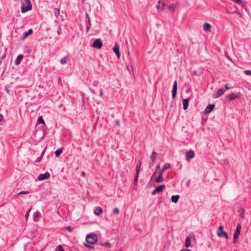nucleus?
I'll list each match as a JSON object with an SVG mask.
<instances>
[{
  "label": "nucleus",
  "instance_id": "obj_1",
  "mask_svg": "<svg viewBox=\"0 0 251 251\" xmlns=\"http://www.w3.org/2000/svg\"><path fill=\"white\" fill-rule=\"evenodd\" d=\"M21 12L24 13L32 9V4L30 0H21Z\"/></svg>",
  "mask_w": 251,
  "mask_h": 251
},
{
  "label": "nucleus",
  "instance_id": "obj_2",
  "mask_svg": "<svg viewBox=\"0 0 251 251\" xmlns=\"http://www.w3.org/2000/svg\"><path fill=\"white\" fill-rule=\"evenodd\" d=\"M86 240L88 244H94L98 240V237L95 234H88L86 237Z\"/></svg>",
  "mask_w": 251,
  "mask_h": 251
},
{
  "label": "nucleus",
  "instance_id": "obj_3",
  "mask_svg": "<svg viewBox=\"0 0 251 251\" xmlns=\"http://www.w3.org/2000/svg\"><path fill=\"white\" fill-rule=\"evenodd\" d=\"M241 229V225L240 224H238L237 225L236 229V230H235V231L234 233V235H233V242L234 243L236 242V240L239 238V236L240 234Z\"/></svg>",
  "mask_w": 251,
  "mask_h": 251
},
{
  "label": "nucleus",
  "instance_id": "obj_4",
  "mask_svg": "<svg viewBox=\"0 0 251 251\" xmlns=\"http://www.w3.org/2000/svg\"><path fill=\"white\" fill-rule=\"evenodd\" d=\"M92 46L96 49H101L102 46V43L100 39H97L94 41Z\"/></svg>",
  "mask_w": 251,
  "mask_h": 251
},
{
  "label": "nucleus",
  "instance_id": "obj_5",
  "mask_svg": "<svg viewBox=\"0 0 251 251\" xmlns=\"http://www.w3.org/2000/svg\"><path fill=\"white\" fill-rule=\"evenodd\" d=\"M177 90V81L175 80L174 82L173 89L172 91V98L174 99L176 97Z\"/></svg>",
  "mask_w": 251,
  "mask_h": 251
},
{
  "label": "nucleus",
  "instance_id": "obj_6",
  "mask_svg": "<svg viewBox=\"0 0 251 251\" xmlns=\"http://www.w3.org/2000/svg\"><path fill=\"white\" fill-rule=\"evenodd\" d=\"M227 97L230 100L238 99L240 98V93H232Z\"/></svg>",
  "mask_w": 251,
  "mask_h": 251
},
{
  "label": "nucleus",
  "instance_id": "obj_7",
  "mask_svg": "<svg viewBox=\"0 0 251 251\" xmlns=\"http://www.w3.org/2000/svg\"><path fill=\"white\" fill-rule=\"evenodd\" d=\"M50 174L49 173H46L45 174H40L38 176V178L39 180L42 181L45 179H47L50 177Z\"/></svg>",
  "mask_w": 251,
  "mask_h": 251
},
{
  "label": "nucleus",
  "instance_id": "obj_8",
  "mask_svg": "<svg viewBox=\"0 0 251 251\" xmlns=\"http://www.w3.org/2000/svg\"><path fill=\"white\" fill-rule=\"evenodd\" d=\"M195 153L193 151L189 150L188 151L186 154V158L187 160H189L190 159H192L194 157Z\"/></svg>",
  "mask_w": 251,
  "mask_h": 251
},
{
  "label": "nucleus",
  "instance_id": "obj_9",
  "mask_svg": "<svg viewBox=\"0 0 251 251\" xmlns=\"http://www.w3.org/2000/svg\"><path fill=\"white\" fill-rule=\"evenodd\" d=\"M113 51L116 54L118 58H119L120 57V53L119 51V46L117 44H116L114 47L113 48Z\"/></svg>",
  "mask_w": 251,
  "mask_h": 251
},
{
  "label": "nucleus",
  "instance_id": "obj_10",
  "mask_svg": "<svg viewBox=\"0 0 251 251\" xmlns=\"http://www.w3.org/2000/svg\"><path fill=\"white\" fill-rule=\"evenodd\" d=\"M217 235L220 237H224L225 239H227L228 236L227 233L224 231H217Z\"/></svg>",
  "mask_w": 251,
  "mask_h": 251
},
{
  "label": "nucleus",
  "instance_id": "obj_11",
  "mask_svg": "<svg viewBox=\"0 0 251 251\" xmlns=\"http://www.w3.org/2000/svg\"><path fill=\"white\" fill-rule=\"evenodd\" d=\"M225 92V90L224 88L219 89L217 92H216L215 96H214L215 98H218L223 95Z\"/></svg>",
  "mask_w": 251,
  "mask_h": 251
},
{
  "label": "nucleus",
  "instance_id": "obj_12",
  "mask_svg": "<svg viewBox=\"0 0 251 251\" xmlns=\"http://www.w3.org/2000/svg\"><path fill=\"white\" fill-rule=\"evenodd\" d=\"M189 98L186 99H183L182 100L183 108L184 110H186L188 108L189 105Z\"/></svg>",
  "mask_w": 251,
  "mask_h": 251
},
{
  "label": "nucleus",
  "instance_id": "obj_13",
  "mask_svg": "<svg viewBox=\"0 0 251 251\" xmlns=\"http://www.w3.org/2000/svg\"><path fill=\"white\" fill-rule=\"evenodd\" d=\"M211 25L207 23H205L203 25V29L204 31H210V29H211Z\"/></svg>",
  "mask_w": 251,
  "mask_h": 251
},
{
  "label": "nucleus",
  "instance_id": "obj_14",
  "mask_svg": "<svg viewBox=\"0 0 251 251\" xmlns=\"http://www.w3.org/2000/svg\"><path fill=\"white\" fill-rule=\"evenodd\" d=\"M163 181L164 179L162 177V175H161V173L158 174V176L155 178V182L156 183H160L163 182Z\"/></svg>",
  "mask_w": 251,
  "mask_h": 251
},
{
  "label": "nucleus",
  "instance_id": "obj_15",
  "mask_svg": "<svg viewBox=\"0 0 251 251\" xmlns=\"http://www.w3.org/2000/svg\"><path fill=\"white\" fill-rule=\"evenodd\" d=\"M102 212V208L98 206L94 210V213L97 216L100 215L101 214Z\"/></svg>",
  "mask_w": 251,
  "mask_h": 251
},
{
  "label": "nucleus",
  "instance_id": "obj_16",
  "mask_svg": "<svg viewBox=\"0 0 251 251\" xmlns=\"http://www.w3.org/2000/svg\"><path fill=\"white\" fill-rule=\"evenodd\" d=\"M23 57H24L23 55H22V54L19 55L15 60V64L16 65H19L21 63V61L23 59Z\"/></svg>",
  "mask_w": 251,
  "mask_h": 251
},
{
  "label": "nucleus",
  "instance_id": "obj_17",
  "mask_svg": "<svg viewBox=\"0 0 251 251\" xmlns=\"http://www.w3.org/2000/svg\"><path fill=\"white\" fill-rule=\"evenodd\" d=\"M40 214V213L37 211L33 213V217L34 222H37L39 221L38 218L39 217Z\"/></svg>",
  "mask_w": 251,
  "mask_h": 251
},
{
  "label": "nucleus",
  "instance_id": "obj_18",
  "mask_svg": "<svg viewBox=\"0 0 251 251\" xmlns=\"http://www.w3.org/2000/svg\"><path fill=\"white\" fill-rule=\"evenodd\" d=\"M165 187L166 186L165 184L161 185L156 188V191H157L158 193L162 192L164 190Z\"/></svg>",
  "mask_w": 251,
  "mask_h": 251
},
{
  "label": "nucleus",
  "instance_id": "obj_19",
  "mask_svg": "<svg viewBox=\"0 0 251 251\" xmlns=\"http://www.w3.org/2000/svg\"><path fill=\"white\" fill-rule=\"evenodd\" d=\"M179 195H174L171 198V201L173 202L176 203L179 198Z\"/></svg>",
  "mask_w": 251,
  "mask_h": 251
},
{
  "label": "nucleus",
  "instance_id": "obj_20",
  "mask_svg": "<svg viewBox=\"0 0 251 251\" xmlns=\"http://www.w3.org/2000/svg\"><path fill=\"white\" fill-rule=\"evenodd\" d=\"M191 237L190 236H188L186 239V243H185V246L187 248H188L191 245Z\"/></svg>",
  "mask_w": 251,
  "mask_h": 251
},
{
  "label": "nucleus",
  "instance_id": "obj_21",
  "mask_svg": "<svg viewBox=\"0 0 251 251\" xmlns=\"http://www.w3.org/2000/svg\"><path fill=\"white\" fill-rule=\"evenodd\" d=\"M32 32L33 30L32 29H28V30L27 32L25 33L23 37H22V39L24 40L28 35L32 34Z\"/></svg>",
  "mask_w": 251,
  "mask_h": 251
},
{
  "label": "nucleus",
  "instance_id": "obj_22",
  "mask_svg": "<svg viewBox=\"0 0 251 251\" xmlns=\"http://www.w3.org/2000/svg\"><path fill=\"white\" fill-rule=\"evenodd\" d=\"M157 154V153L155 151H153L152 152L151 155L150 157L151 159V160L152 162H154L156 158V155Z\"/></svg>",
  "mask_w": 251,
  "mask_h": 251
},
{
  "label": "nucleus",
  "instance_id": "obj_23",
  "mask_svg": "<svg viewBox=\"0 0 251 251\" xmlns=\"http://www.w3.org/2000/svg\"><path fill=\"white\" fill-rule=\"evenodd\" d=\"M67 56H64L60 59V63L62 65L65 64L67 63Z\"/></svg>",
  "mask_w": 251,
  "mask_h": 251
},
{
  "label": "nucleus",
  "instance_id": "obj_24",
  "mask_svg": "<svg viewBox=\"0 0 251 251\" xmlns=\"http://www.w3.org/2000/svg\"><path fill=\"white\" fill-rule=\"evenodd\" d=\"M141 165V161H140V162H139L137 164L136 168V173L139 174V172H140V170Z\"/></svg>",
  "mask_w": 251,
  "mask_h": 251
},
{
  "label": "nucleus",
  "instance_id": "obj_25",
  "mask_svg": "<svg viewBox=\"0 0 251 251\" xmlns=\"http://www.w3.org/2000/svg\"><path fill=\"white\" fill-rule=\"evenodd\" d=\"M62 152V149H58L55 151V154L56 157L59 156Z\"/></svg>",
  "mask_w": 251,
  "mask_h": 251
},
{
  "label": "nucleus",
  "instance_id": "obj_26",
  "mask_svg": "<svg viewBox=\"0 0 251 251\" xmlns=\"http://www.w3.org/2000/svg\"><path fill=\"white\" fill-rule=\"evenodd\" d=\"M54 16L56 17V18H58L59 15H60V10L58 8H54Z\"/></svg>",
  "mask_w": 251,
  "mask_h": 251
},
{
  "label": "nucleus",
  "instance_id": "obj_27",
  "mask_svg": "<svg viewBox=\"0 0 251 251\" xmlns=\"http://www.w3.org/2000/svg\"><path fill=\"white\" fill-rule=\"evenodd\" d=\"M45 152V150L43 151V152L41 153V155L38 158L37 160V162H40L42 160V158H43V156L44 155Z\"/></svg>",
  "mask_w": 251,
  "mask_h": 251
},
{
  "label": "nucleus",
  "instance_id": "obj_28",
  "mask_svg": "<svg viewBox=\"0 0 251 251\" xmlns=\"http://www.w3.org/2000/svg\"><path fill=\"white\" fill-rule=\"evenodd\" d=\"M215 107L214 104H209L206 108L205 109V110H213V109Z\"/></svg>",
  "mask_w": 251,
  "mask_h": 251
},
{
  "label": "nucleus",
  "instance_id": "obj_29",
  "mask_svg": "<svg viewBox=\"0 0 251 251\" xmlns=\"http://www.w3.org/2000/svg\"><path fill=\"white\" fill-rule=\"evenodd\" d=\"M55 250L56 251H65L61 245L57 246L55 248Z\"/></svg>",
  "mask_w": 251,
  "mask_h": 251
},
{
  "label": "nucleus",
  "instance_id": "obj_30",
  "mask_svg": "<svg viewBox=\"0 0 251 251\" xmlns=\"http://www.w3.org/2000/svg\"><path fill=\"white\" fill-rule=\"evenodd\" d=\"M38 121L39 122V124H44V125H45V122L43 119V117L42 116H40L39 117L38 119Z\"/></svg>",
  "mask_w": 251,
  "mask_h": 251
},
{
  "label": "nucleus",
  "instance_id": "obj_31",
  "mask_svg": "<svg viewBox=\"0 0 251 251\" xmlns=\"http://www.w3.org/2000/svg\"><path fill=\"white\" fill-rule=\"evenodd\" d=\"M168 7L169 9L174 11L176 9V5L175 4H172V5H169Z\"/></svg>",
  "mask_w": 251,
  "mask_h": 251
},
{
  "label": "nucleus",
  "instance_id": "obj_32",
  "mask_svg": "<svg viewBox=\"0 0 251 251\" xmlns=\"http://www.w3.org/2000/svg\"><path fill=\"white\" fill-rule=\"evenodd\" d=\"M86 18L87 19V24L91 25V19L88 13L86 14Z\"/></svg>",
  "mask_w": 251,
  "mask_h": 251
},
{
  "label": "nucleus",
  "instance_id": "obj_33",
  "mask_svg": "<svg viewBox=\"0 0 251 251\" xmlns=\"http://www.w3.org/2000/svg\"><path fill=\"white\" fill-rule=\"evenodd\" d=\"M170 167V164L169 163H166L163 166V168L164 169V170H166L167 169H168Z\"/></svg>",
  "mask_w": 251,
  "mask_h": 251
},
{
  "label": "nucleus",
  "instance_id": "obj_34",
  "mask_svg": "<svg viewBox=\"0 0 251 251\" xmlns=\"http://www.w3.org/2000/svg\"><path fill=\"white\" fill-rule=\"evenodd\" d=\"M102 246H108L109 248L111 247V244L109 242H106L101 244Z\"/></svg>",
  "mask_w": 251,
  "mask_h": 251
},
{
  "label": "nucleus",
  "instance_id": "obj_35",
  "mask_svg": "<svg viewBox=\"0 0 251 251\" xmlns=\"http://www.w3.org/2000/svg\"><path fill=\"white\" fill-rule=\"evenodd\" d=\"M113 212V213L115 214H118L120 212L118 208H114Z\"/></svg>",
  "mask_w": 251,
  "mask_h": 251
},
{
  "label": "nucleus",
  "instance_id": "obj_36",
  "mask_svg": "<svg viewBox=\"0 0 251 251\" xmlns=\"http://www.w3.org/2000/svg\"><path fill=\"white\" fill-rule=\"evenodd\" d=\"M244 74L248 75H251V70H245L244 72Z\"/></svg>",
  "mask_w": 251,
  "mask_h": 251
},
{
  "label": "nucleus",
  "instance_id": "obj_37",
  "mask_svg": "<svg viewBox=\"0 0 251 251\" xmlns=\"http://www.w3.org/2000/svg\"><path fill=\"white\" fill-rule=\"evenodd\" d=\"M28 193H29V192H27V191H22L20 192L19 193H18V194H17V195L27 194H28Z\"/></svg>",
  "mask_w": 251,
  "mask_h": 251
},
{
  "label": "nucleus",
  "instance_id": "obj_38",
  "mask_svg": "<svg viewBox=\"0 0 251 251\" xmlns=\"http://www.w3.org/2000/svg\"><path fill=\"white\" fill-rule=\"evenodd\" d=\"M84 246H85L86 247L90 249H94V247L93 246L89 245H88V244H86V243H84Z\"/></svg>",
  "mask_w": 251,
  "mask_h": 251
},
{
  "label": "nucleus",
  "instance_id": "obj_39",
  "mask_svg": "<svg viewBox=\"0 0 251 251\" xmlns=\"http://www.w3.org/2000/svg\"><path fill=\"white\" fill-rule=\"evenodd\" d=\"M164 5H165V3H163L162 5L160 6L159 5H158L156 6V8L157 9H164Z\"/></svg>",
  "mask_w": 251,
  "mask_h": 251
},
{
  "label": "nucleus",
  "instance_id": "obj_40",
  "mask_svg": "<svg viewBox=\"0 0 251 251\" xmlns=\"http://www.w3.org/2000/svg\"><path fill=\"white\" fill-rule=\"evenodd\" d=\"M31 210V208H30L29 209H28V210L27 211V212L26 213V219H27V218L29 215V213H30Z\"/></svg>",
  "mask_w": 251,
  "mask_h": 251
},
{
  "label": "nucleus",
  "instance_id": "obj_41",
  "mask_svg": "<svg viewBox=\"0 0 251 251\" xmlns=\"http://www.w3.org/2000/svg\"><path fill=\"white\" fill-rule=\"evenodd\" d=\"M91 25H89V24H87L86 25V32L88 33L91 28Z\"/></svg>",
  "mask_w": 251,
  "mask_h": 251
},
{
  "label": "nucleus",
  "instance_id": "obj_42",
  "mask_svg": "<svg viewBox=\"0 0 251 251\" xmlns=\"http://www.w3.org/2000/svg\"><path fill=\"white\" fill-rule=\"evenodd\" d=\"M138 176H139V174L136 173V175H135V178H134V181L135 182H137V181H138Z\"/></svg>",
  "mask_w": 251,
  "mask_h": 251
},
{
  "label": "nucleus",
  "instance_id": "obj_43",
  "mask_svg": "<svg viewBox=\"0 0 251 251\" xmlns=\"http://www.w3.org/2000/svg\"><path fill=\"white\" fill-rule=\"evenodd\" d=\"M61 28L60 26L59 25L58 26L57 33L58 35H60L61 34Z\"/></svg>",
  "mask_w": 251,
  "mask_h": 251
},
{
  "label": "nucleus",
  "instance_id": "obj_44",
  "mask_svg": "<svg viewBox=\"0 0 251 251\" xmlns=\"http://www.w3.org/2000/svg\"><path fill=\"white\" fill-rule=\"evenodd\" d=\"M66 229H67L68 231H69L70 232H72V231H73V229H72V228L71 226H69L67 227H66Z\"/></svg>",
  "mask_w": 251,
  "mask_h": 251
},
{
  "label": "nucleus",
  "instance_id": "obj_45",
  "mask_svg": "<svg viewBox=\"0 0 251 251\" xmlns=\"http://www.w3.org/2000/svg\"><path fill=\"white\" fill-rule=\"evenodd\" d=\"M103 90L102 89H100V97H101V98L103 97Z\"/></svg>",
  "mask_w": 251,
  "mask_h": 251
},
{
  "label": "nucleus",
  "instance_id": "obj_46",
  "mask_svg": "<svg viewBox=\"0 0 251 251\" xmlns=\"http://www.w3.org/2000/svg\"><path fill=\"white\" fill-rule=\"evenodd\" d=\"M225 90H229L231 89L232 87H229L228 86L227 84H226L225 85Z\"/></svg>",
  "mask_w": 251,
  "mask_h": 251
},
{
  "label": "nucleus",
  "instance_id": "obj_47",
  "mask_svg": "<svg viewBox=\"0 0 251 251\" xmlns=\"http://www.w3.org/2000/svg\"><path fill=\"white\" fill-rule=\"evenodd\" d=\"M115 125L116 126H120V121H119V120H117L115 121Z\"/></svg>",
  "mask_w": 251,
  "mask_h": 251
},
{
  "label": "nucleus",
  "instance_id": "obj_48",
  "mask_svg": "<svg viewBox=\"0 0 251 251\" xmlns=\"http://www.w3.org/2000/svg\"><path fill=\"white\" fill-rule=\"evenodd\" d=\"M212 111H204L202 114L207 115L209 114L210 112H211Z\"/></svg>",
  "mask_w": 251,
  "mask_h": 251
},
{
  "label": "nucleus",
  "instance_id": "obj_49",
  "mask_svg": "<svg viewBox=\"0 0 251 251\" xmlns=\"http://www.w3.org/2000/svg\"><path fill=\"white\" fill-rule=\"evenodd\" d=\"M223 228H224V227H223V226H220L219 227L218 229V230H217V231H223Z\"/></svg>",
  "mask_w": 251,
  "mask_h": 251
},
{
  "label": "nucleus",
  "instance_id": "obj_50",
  "mask_svg": "<svg viewBox=\"0 0 251 251\" xmlns=\"http://www.w3.org/2000/svg\"><path fill=\"white\" fill-rule=\"evenodd\" d=\"M157 192V191H156V189H154L153 191H152V192H151V194L152 195H155Z\"/></svg>",
  "mask_w": 251,
  "mask_h": 251
},
{
  "label": "nucleus",
  "instance_id": "obj_51",
  "mask_svg": "<svg viewBox=\"0 0 251 251\" xmlns=\"http://www.w3.org/2000/svg\"><path fill=\"white\" fill-rule=\"evenodd\" d=\"M165 170H164L163 168H162V169L159 171L158 174L159 173H161V175L163 174V173L164 172Z\"/></svg>",
  "mask_w": 251,
  "mask_h": 251
},
{
  "label": "nucleus",
  "instance_id": "obj_52",
  "mask_svg": "<svg viewBox=\"0 0 251 251\" xmlns=\"http://www.w3.org/2000/svg\"><path fill=\"white\" fill-rule=\"evenodd\" d=\"M5 90L6 91V92L7 93H8V94L9 93V90L8 89V88L7 87H5Z\"/></svg>",
  "mask_w": 251,
  "mask_h": 251
},
{
  "label": "nucleus",
  "instance_id": "obj_53",
  "mask_svg": "<svg viewBox=\"0 0 251 251\" xmlns=\"http://www.w3.org/2000/svg\"><path fill=\"white\" fill-rule=\"evenodd\" d=\"M180 251H191L189 249H182Z\"/></svg>",
  "mask_w": 251,
  "mask_h": 251
},
{
  "label": "nucleus",
  "instance_id": "obj_54",
  "mask_svg": "<svg viewBox=\"0 0 251 251\" xmlns=\"http://www.w3.org/2000/svg\"><path fill=\"white\" fill-rule=\"evenodd\" d=\"M81 175L84 176V177H85L86 176V173L85 172H82V173H81Z\"/></svg>",
  "mask_w": 251,
  "mask_h": 251
},
{
  "label": "nucleus",
  "instance_id": "obj_55",
  "mask_svg": "<svg viewBox=\"0 0 251 251\" xmlns=\"http://www.w3.org/2000/svg\"><path fill=\"white\" fill-rule=\"evenodd\" d=\"M3 119V116L0 114V122H1L2 120Z\"/></svg>",
  "mask_w": 251,
  "mask_h": 251
},
{
  "label": "nucleus",
  "instance_id": "obj_56",
  "mask_svg": "<svg viewBox=\"0 0 251 251\" xmlns=\"http://www.w3.org/2000/svg\"><path fill=\"white\" fill-rule=\"evenodd\" d=\"M156 173H157V170L155 171V172L154 173V174L152 175V178L153 177H154V176L156 175Z\"/></svg>",
  "mask_w": 251,
  "mask_h": 251
},
{
  "label": "nucleus",
  "instance_id": "obj_57",
  "mask_svg": "<svg viewBox=\"0 0 251 251\" xmlns=\"http://www.w3.org/2000/svg\"><path fill=\"white\" fill-rule=\"evenodd\" d=\"M238 14L240 15L241 17L242 16V14L240 12H237Z\"/></svg>",
  "mask_w": 251,
  "mask_h": 251
},
{
  "label": "nucleus",
  "instance_id": "obj_58",
  "mask_svg": "<svg viewBox=\"0 0 251 251\" xmlns=\"http://www.w3.org/2000/svg\"><path fill=\"white\" fill-rule=\"evenodd\" d=\"M159 168V165H158V166H157V169H156V170H158V169Z\"/></svg>",
  "mask_w": 251,
  "mask_h": 251
},
{
  "label": "nucleus",
  "instance_id": "obj_59",
  "mask_svg": "<svg viewBox=\"0 0 251 251\" xmlns=\"http://www.w3.org/2000/svg\"><path fill=\"white\" fill-rule=\"evenodd\" d=\"M93 93L95 94V92L94 91H93Z\"/></svg>",
  "mask_w": 251,
  "mask_h": 251
}]
</instances>
